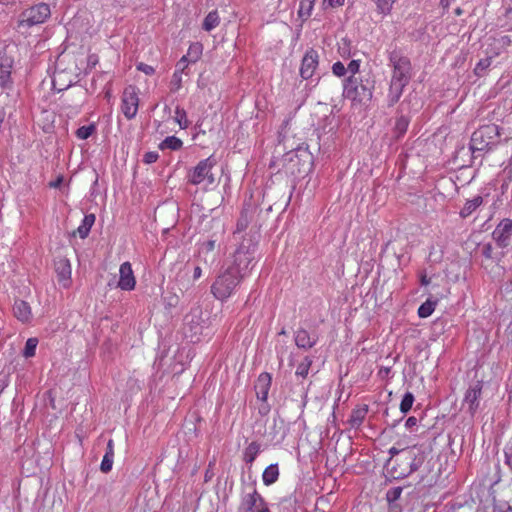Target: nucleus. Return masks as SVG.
Instances as JSON below:
<instances>
[{
	"label": "nucleus",
	"instance_id": "1",
	"mask_svg": "<svg viewBox=\"0 0 512 512\" xmlns=\"http://www.w3.org/2000/svg\"><path fill=\"white\" fill-rule=\"evenodd\" d=\"M375 81L370 77L348 78L344 87V96L354 104L366 105L372 100Z\"/></svg>",
	"mask_w": 512,
	"mask_h": 512
},
{
	"label": "nucleus",
	"instance_id": "2",
	"mask_svg": "<svg viewBox=\"0 0 512 512\" xmlns=\"http://www.w3.org/2000/svg\"><path fill=\"white\" fill-rule=\"evenodd\" d=\"M500 131L495 124L481 126L474 131L470 139L469 150L474 155L477 152L492 149L499 141Z\"/></svg>",
	"mask_w": 512,
	"mask_h": 512
},
{
	"label": "nucleus",
	"instance_id": "3",
	"mask_svg": "<svg viewBox=\"0 0 512 512\" xmlns=\"http://www.w3.org/2000/svg\"><path fill=\"white\" fill-rule=\"evenodd\" d=\"M255 246L242 242L233 254L231 264L226 268L244 279L250 272L255 257Z\"/></svg>",
	"mask_w": 512,
	"mask_h": 512
},
{
	"label": "nucleus",
	"instance_id": "4",
	"mask_svg": "<svg viewBox=\"0 0 512 512\" xmlns=\"http://www.w3.org/2000/svg\"><path fill=\"white\" fill-rule=\"evenodd\" d=\"M242 278L232 273V270L226 269L214 281L211 286V292L218 300H227L240 284Z\"/></svg>",
	"mask_w": 512,
	"mask_h": 512
},
{
	"label": "nucleus",
	"instance_id": "5",
	"mask_svg": "<svg viewBox=\"0 0 512 512\" xmlns=\"http://www.w3.org/2000/svg\"><path fill=\"white\" fill-rule=\"evenodd\" d=\"M16 47L13 44L0 46V87L11 89L13 86L12 71Z\"/></svg>",
	"mask_w": 512,
	"mask_h": 512
},
{
	"label": "nucleus",
	"instance_id": "6",
	"mask_svg": "<svg viewBox=\"0 0 512 512\" xmlns=\"http://www.w3.org/2000/svg\"><path fill=\"white\" fill-rule=\"evenodd\" d=\"M216 165L214 157L210 156L201 160L192 170L188 173V182L193 185H204L208 187L213 185L215 177L212 173V168Z\"/></svg>",
	"mask_w": 512,
	"mask_h": 512
},
{
	"label": "nucleus",
	"instance_id": "7",
	"mask_svg": "<svg viewBox=\"0 0 512 512\" xmlns=\"http://www.w3.org/2000/svg\"><path fill=\"white\" fill-rule=\"evenodd\" d=\"M389 64L393 68L391 80L408 84L411 78V63L398 51L390 52Z\"/></svg>",
	"mask_w": 512,
	"mask_h": 512
},
{
	"label": "nucleus",
	"instance_id": "8",
	"mask_svg": "<svg viewBox=\"0 0 512 512\" xmlns=\"http://www.w3.org/2000/svg\"><path fill=\"white\" fill-rule=\"evenodd\" d=\"M50 13L49 5L40 3L23 12L20 24L27 27L41 24L50 16Z\"/></svg>",
	"mask_w": 512,
	"mask_h": 512
},
{
	"label": "nucleus",
	"instance_id": "9",
	"mask_svg": "<svg viewBox=\"0 0 512 512\" xmlns=\"http://www.w3.org/2000/svg\"><path fill=\"white\" fill-rule=\"evenodd\" d=\"M492 238L499 248L510 246L512 243V219H502L492 232Z\"/></svg>",
	"mask_w": 512,
	"mask_h": 512
},
{
	"label": "nucleus",
	"instance_id": "10",
	"mask_svg": "<svg viewBox=\"0 0 512 512\" xmlns=\"http://www.w3.org/2000/svg\"><path fill=\"white\" fill-rule=\"evenodd\" d=\"M139 98L136 88L129 86L125 88L122 96V112L127 119H132L138 111Z\"/></svg>",
	"mask_w": 512,
	"mask_h": 512
},
{
	"label": "nucleus",
	"instance_id": "11",
	"mask_svg": "<svg viewBox=\"0 0 512 512\" xmlns=\"http://www.w3.org/2000/svg\"><path fill=\"white\" fill-rule=\"evenodd\" d=\"M401 457L408 462L409 472L416 471L425 461V451L421 446H411L403 448Z\"/></svg>",
	"mask_w": 512,
	"mask_h": 512
},
{
	"label": "nucleus",
	"instance_id": "12",
	"mask_svg": "<svg viewBox=\"0 0 512 512\" xmlns=\"http://www.w3.org/2000/svg\"><path fill=\"white\" fill-rule=\"evenodd\" d=\"M241 512H270L267 506L265 505L262 497L257 493L256 490H253L251 493H248L244 496L241 506Z\"/></svg>",
	"mask_w": 512,
	"mask_h": 512
},
{
	"label": "nucleus",
	"instance_id": "13",
	"mask_svg": "<svg viewBox=\"0 0 512 512\" xmlns=\"http://www.w3.org/2000/svg\"><path fill=\"white\" fill-rule=\"evenodd\" d=\"M60 65L61 62L59 61L52 76V87L58 92L69 88L74 81L73 73L66 69H60Z\"/></svg>",
	"mask_w": 512,
	"mask_h": 512
},
{
	"label": "nucleus",
	"instance_id": "14",
	"mask_svg": "<svg viewBox=\"0 0 512 512\" xmlns=\"http://www.w3.org/2000/svg\"><path fill=\"white\" fill-rule=\"evenodd\" d=\"M482 393V383L477 381L473 385H470L466 391L463 406L467 407V410L472 415L478 410L480 405V396Z\"/></svg>",
	"mask_w": 512,
	"mask_h": 512
},
{
	"label": "nucleus",
	"instance_id": "15",
	"mask_svg": "<svg viewBox=\"0 0 512 512\" xmlns=\"http://www.w3.org/2000/svg\"><path fill=\"white\" fill-rule=\"evenodd\" d=\"M318 59V53L313 49L305 53L300 68V75L303 79H309L314 75L318 66Z\"/></svg>",
	"mask_w": 512,
	"mask_h": 512
},
{
	"label": "nucleus",
	"instance_id": "16",
	"mask_svg": "<svg viewBox=\"0 0 512 512\" xmlns=\"http://www.w3.org/2000/svg\"><path fill=\"white\" fill-rule=\"evenodd\" d=\"M119 274L120 278L118 287L126 291L133 290L136 284V280L132 271L131 264L129 262H124L121 264Z\"/></svg>",
	"mask_w": 512,
	"mask_h": 512
},
{
	"label": "nucleus",
	"instance_id": "17",
	"mask_svg": "<svg viewBox=\"0 0 512 512\" xmlns=\"http://www.w3.org/2000/svg\"><path fill=\"white\" fill-rule=\"evenodd\" d=\"M272 378L269 373H261L255 383V391L257 398L261 401H266L270 390Z\"/></svg>",
	"mask_w": 512,
	"mask_h": 512
},
{
	"label": "nucleus",
	"instance_id": "18",
	"mask_svg": "<svg viewBox=\"0 0 512 512\" xmlns=\"http://www.w3.org/2000/svg\"><path fill=\"white\" fill-rule=\"evenodd\" d=\"M55 271L58 276L59 282L63 283V286H67L71 277V264L68 259L60 258L55 263Z\"/></svg>",
	"mask_w": 512,
	"mask_h": 512
},
{
	"label": "nucleus",
	"instance_id": "19",
	"mask_svg": "<svg viewBox=\"0 0 512 512\" xmlns=\"http://www.w3.org/2000/svg\"><path fill=\"white\" fill-rule=\"evenodd\" d=\"M14 316L23 323H28L32 319L30 305L23 300H16L13 306Z\"/></svg>",
	"mask_w": 512,
	"mask_h": 512
},
{
	"label": "nucleus",
	"instance_id": "20",
	"mask_svg": "<svg viewBox=\"0 0 512 512\" xmlns=\"http://www.w3.org/2000/svg\"><path fill=\"white\" fill-rule=\"evenodd\" d=\"M406 85L407 84L402 83V82H398V81H394V80L390 81L388 94H387V101H388L389 106H393L394 104H396L399 101Z\"/></svg>",
	"mask_w": 512,
	"mask_h": 512
},
{
	"label": "nucleus",
	"instance_id": "21",
	"mask_svg": "<svg viewBox=\"0 0 512 512\" xmlns=\"http://www.w3.org/2000/svg\"><path fill=\"white\" fill-rule=\"evenodd\" d=\"M295 343L299 348L310 349L316 344V339L308 331L299 329L295 333Z\"/></svg>",
	"mask_w": 512,
	"mask_h": 512
},
{
	"label": "nucleus",
	"instance_id": "22",
	"mask_svg": "<svg viewBox=\"0 0 512 512\" xmlns=\"http://www.w3.org/2000/svg\"><path fill=\"white\" fill-rule=\"evenodd\" d=\"M482 203L483 198L480 195L475 196L471 200H467L464 207L460 210V216L462 218L469 217Z\"/></svg>",
	"mask_w": 512,
	"mask_h": 512
},
{
	"label": "nucleus",
	"instance_id": "23",
	"mask_svg": "<svg viewBox=\"0 0 512 512\" xmlns=\"http://www.w3.org/2000/svg\"><path fill=\"white\" fill-rule=\"evenodd\" d=\"M94 223H95V215L94 214H87L84 216L82 223L80 224V226L77 228V231H76V233L79 235V237L81 239H85L88 236Z\"/></svg>",
	"mask_w": 512,
	"mask_h": 512
},
{
	"label": "nucleus",
	"instance_id": "24",
	"mask_svg": "<svg viewBox=\"0 0 512 512\" xmlns=\"http://www.w3.org/2000/svg\"><path fill=\"white\" fill-rule=\"evenodd\" d=\"M278 476L279 470L277 464H271L264 470L262 480L265 485L269 486L277 481Z\"/></svg>",
	"mask_w": 512,
	"mask_h": 512
},
{
	"label": "nucleus",
	"instance_id": "25",
	"mask_svg": "<svg viewBox=\"0 0 512 512\" xmlns=\"http://www.w3.org/2000/svg\"><path fill=\"white\" fill-rule=\"evenodd\" d=\"M315 0H300L298 16L302 20H307L311 15L314 8Z\"/></svg>",
	"mask_w": 512,
	"mask_h": 512
},
{
	"label": "nucleus",
	"instance_id": "26",
	"mask_svg": "<svg viewBox=\"0 0 512 512\" xmlns=\"http://www.w3.org/2000/svg\"><path fill=\"white\" fill-rule=\"evenodd\" d=\"M220 23V17L217 13V11H211L207 14V16L204 18L202 28L210 32L213 29H215Z\"/></svg>",
	"mask_w": 512,
	"mask_h": 512
},
{
	"label": "nucleus",
	"instance_id": "27",
	"mask_svg": "<svg viewBox=\"0 0 512 512\" xmlns=\"http://www.w3.org/2000/svg\"><path fill=\"white\" fill-rule=\"evenodd\" d=\"M202 53L203 45L200 42H194L189 46L185 56H188L190 63H196L201 58Z\"/></svg>",
	"mask_w": 512,
	"mask_h": 512
},
{
	"label": "nucleus",
	"instance_id": "28",
	"mask_svg": "<svg viewBox=\"0 0 512 512\" xmlns=\"http://www.w3.org/2000/svg\"><path fill=\"white\" fill-rule=\"evenodd\" d=\"M261 450V446L257 442H251L244 451V460L247 463H252Z\"/></svg>",
	"mask_w": 512,
	"mask_h": 512
},
{
	"label": "nucleus",
	"instance_id": "29",
	"mask_svg": "<svg viewBox=\"0 0 512 512\" xmlns=\"http://www.w3.org/2000/svg\"><path fill=\"white\" fill-rule=\"evenodd\" d=\"M484 512H512V507L506 502H496L495 498L492 503L483 508Z\"/></svg>",
	"mask_w": 512,
	"mask_h": 512
},
{
	"label": "nucleus",
	"instance_id": "30",
	"mask_svg": "<svg viewBox=\"0 0 512 512\" xmlns=\"http://www.w3.org/2000/svg\"><path fill=\"white\" fill-rule=\"evenodd\" d=\"M375 5L377 12L381 15H389L392 11L393 5L397 0H372Z\"/></svg>",
	"mask_w": 512,
	"mask_h": 512
},
{
	"label": "nucleus",
	"instance_id": "31",
	"mask_svg": "<svg viewBox=\"0 0 512 512\" xmlns=\"http://www.w3.org/2000/svg\"><path fill=\"white\" fill-rule=\"evenodd\" d=\"M368 412L367 406L356 409L352 412L350 422L353 427L361 425Z\"/></svg>",
	"mask_w": 512,
	"mask_h": 512
},
{
	"label": "nucleus",
	"instance_id": "32",
	"mask_svg": "<svg viewBox=\"0 0 512 512\" xmlns=\"http://www.w3.org/2000/svg\"><path fill=\"white\" fill-rule=\"evenodd\" d=\"M174 120L178 123L181 129H186L189 126L186 111L179 106H177L175 109Z\"/></svg>",
	"mask_w": 512,
	"mask_h": 512
},
{
	"label": "nucleus",
	"instance_id": "33",
	"mask_svg": "<svg viewBox=\"0 0 512 512\" xmlns=\"http://www.w3.org/2000/svg\"><path fill=\"white\" fill-rule=\"evenodd\" d=\"M37 345H38L37 338L31 337V338L27 339V341L25 343L24 350H23V356L25 358H31V357L35 356Z\"/></svg>",
	"mask_w": 512,
	"mask_h": 512
},
{
	"label": "nucleus",
	"instance_id": "34",
	"mask_svg": "<svg viewBox=\"0 0 512 512\" xmlns=\"http://www.w3.org/2000/svg\"><path fill=\"white\" fill-rule=\"evenodd\" d=\"M434 310L435 302L427 300L418 308V315L420 318H427L433 313Z\"/></svg>",
	"mask_w": 512,
	"mask_h": 512
},
{
	"label": "nucleus",
	"instance_id": "35",
	"mask_svg": "<svg viewBox=\"0 0 512 512\" xmlns=\"http://www.w3.org/2000/svg\"><path fill=\"white\" fill-rule=\"evenodd\" d=\"M182 141L175 137V136H169L167 137L162 143L161 148H169L171 150H178L182 147Z\"/></svg>",
	"mask_w": 512,
	"mask_h": 512
},
{
	"label": "nucleus",
	"instance_id": "36",
	"mask_svg": "<svg viewBox=\"0 0 512 512\" xmlns=\"http://www.w3.org/2000/svg\"><path fill=\"white\" fill-rule=\"evenodd\" d=\"M414 400V395L411 392H406L400 403V411L404 414L409 412L412 408Z\"/></svg>",
	"mask_w": 512,
	"mask_h": 512
},
{
	"label": "nucleus",
	"instance_id": "37",
	"mask_svg": "<svg viewBox=\"0 0 512 512\" xmlns=\"http://www.w3.org/2000/svg\"><path fill=\"white\" fill-rule=\"evenodd\" d=\"M311 364L312 361L308 357L304 358L297 366L296 375L305 378L308 375Z\"/></svg>",
	"mask_w": 512,
	"mask_h": 512
},
{
	"label": "nucleus",
	"instance_id": "38",
	"mask_svg": "<svg viewBox=\"0 0 512 512\" xmlns=\"http://www.w3.org/2000/svg\"><path fill=\"white\" fill-rule=\"evenodd\" d=\"M492 58L486 57L484 59L479 60V62L475 66V74L477 76H483L487 68L491 65Z\"/></svg>",
	"mask_w": 512,
	"mask_h": 512
},
{
	"label": "nucleus",
	"instance_id": "39",
	"mask_svg": "<svg viewBox=\"0 0 512 512\" xmlns=\"http://www.w3.org/2000/svg\"><path fill=\"white\" fill-rule=\"evenodd\" d=\"M182 87V74L179 71H175L170 81L171 92H177Z\"/></svg>",
	"mask_w": 512,
	"mask_h": 512
},
{
	"label": "nucleus",
	"instance_id": "40",
	"mask_svg": "<svg viewBox=\"0 0 512 512\" xmlns=\"http://www.w3.org/2000/svg\"><path fill=\"white\" fill-rule=\"evenodd\" d=\"M409 125V121L406 117L401 116L396 120L395 123V131L397 132L398 136L403 135Z\"/></svg>",
	"mask_w": 512,
	"mask_h": 512
},
{
	"label": "nucleus",
	"instance_id": "41",
	"mask_svg": "<svg viewBox=\"0 0 512 512\" xmlns=\"http://www.w3.org/2000/svg\"><path fill=\"white\" fill-rule=\"evenodd\" d=\"M94 130H95V127L93 125L82 126L77 129L76 135L79 139L85 140L92 135Z\"/></svg>",
	"mask_w": 512,
	"mask_h": 512
},
{
	"label": "nucleus",
	"instance_id": "42",
	"mask_svg": "<svg viewBox=\"0 0 512 512\" xmlns=\"http://www.w3.org/2000/svg\"><path fill=\"white\" fill-rule=\"evenodd\" d=\"M113 461H114V456L104 454L101 465H100V470L103 473L110 472L112 469V466H113Z\"/></svg>",
	"mask_w": 512,
	"mask_h": 512
},
{
	"label": "nucleus",
	"instance_id": "43",
	"mask_svg": "<svg viewBox=\"0 0 512 512\" xmlns=\"http://www.w3.org/2000/svg\"><path fill=\"white\" fill-rule=\"evenodd\" d=\"M345 0H322L321 7L323 10L333 9L343 6Z\"/></svg>",
	"mask_w": 512,
	"mask_h": 512
},
{
	"label": "nucleus",
	"instance_id": "44",
	"mask_svg": "<svg viewBox=\"0 0 512 512\" xmlns=\"http://www.w3.org/2000/svg\"><path fill=\"white\" fill-rule=\"evenodd\" d=\"M216 241L215 240H207L201 244L200 253H210L215 250Z\"/></svg>",
	"mask_w": 512,
	"mask_h": 512
},
{
	"label": "nucleus",
	"instance_id": "45",
	"mask_svg": "<svg viewBox=\"0 0 512 512\" xmlns=\"http://www.w3.org/2000/svg\"><path fill=\"white\" fill-rule=\"evenodd\" d=\"M493 246L491 243H484L481 245V255L486 259L493 258Z\"/></svg>",
	"mask_w": 512,
	"mask_h": 512
},
{
	"label": "nucleus",
	"instance_id": "46",
	"mask_svg": "<svg viewBox=\"0 0 512 512\" xmlns=\"http://www.w3.org/2000/svg\"><path fill=\"white\" fill-rule=\"evenodd\" d=\"M332 71H333V73H334L336 76L341 77V76H344V75H345V73H346V68H345V66H344L340 61H338V62H336V63H334V64H333V66H332Z\"/></svg>",
	"mask_w": 512,
	"mask_h": 512
},
{
	"label": "nucleus",
	"instance_id": "47",
	"mask_svg": "<svg viewBox=\"0 0 512 512\" xmlns=\"http://www.w3.org/2000/svg\"><path fill=\"white\" fill-rule=\"evenodd\" d=\"M188 56H182V58L178 61L176 64V70L179 71L181 74L184 73L185 69L188 67L189 64Z\"/></svg>",
	"mask_w": 512,
	"mask_h": 512
},
{
	"label": "nucleus",
	"instance_id": "48",
	"mask_svg": "<svg viewBox=\"0 0 512 512\" xmlns=\"http://www.w3.org/2000/svg\"><path fill=\"white\" fill-rule=\"evenodd\" d=\"M158 157H159V155L157 152H154V151L146 152L143 156V161L146 164H152L157 161Z\"/></svg>",
	"mask_w": 512,
	"mask_h": 512
},
{
	"label": "nucleus",
	"instance_id": "49",
	"mask_svg": "<svg viewBox=\"0 0 512 512\" xmlns=\"http://www.w3.org/2000/svg\"><path fill=\"white\" fill-rule=\"evenodd\" d=\"M505 462L512 469V441L505 448Z\"/></svg>",
	"mask_w": 512,
	"mask_h": 512
},
{
	"label": "nucleus",
	"instance_id": "50",
	"mask_svg": "<svg viewBox=\"0 0 512 512\" xmlns=\"http://www.w3.org/2000/svg\"><path fill=\"white\" fill-rule=\"evenodd\" d=\"M360 63L358 60H352L348 64L346 71L350 72L354 76L359 71Z\"/></svg>",
	"mask_w": 512,
	"mask_h": 512
},
{
	"label": "nucleus",
	"instance_id": "51",
	"mask_svg": "<svg viewBox=\"0 0 512 512\" xmlns=\"http://www.w3.org/2000/svg\"><path fill=\"white\" fill-rule=\"evenodd\" d=\"M137 69L139 71H142L143 73H145L146 75H151L154 73V68L148 64H145V63H139L137 65Z\"/></svg>",
	"mask_w": 512,
	"mask_h": 512
},
{
	"label": "nucleus",
	"instance_id": "52",
	"mask_svg": "<svg viewBox=\"0 0 512 512\" xmlns=\"http://www.w3.org/2000/svg\"><path fill=\"white\" fill-rule=\"evenodd\" d=\"M401 492H402V488L401 487L393 488L387 494L388 499L389 500H396V499H398L400 497V495H401Z\"/></svg>",
	"mask_w": 512,
	"mask_h": 512
},
{
	"label": "nucleus",
	"instance_id": "53",
	"mask_svg": "<svg viewBox=\"0 0 512 512\" xmlns=\"http://www.w3.org/2000/svg\"><path fill=\"white\" fill-rule=\"evenodd\" d=\"M64 181V177L62 175H59L54 181L49 183V186L51 188H59Z\"/></svg>",
	"mask_w": 512,
	"mask_h": 512
},
{
	"label": "nucleus",
	"instance_id": "54",
	"mask_svg": "<svg viewBox=\"0 0 512 512\" xmlns=\"http://www.w3.org/2000/svg\"><path fill=\"white\" fill-rule=\"evenodd\" d=\"M417 425V419L416 417H409L406 422H405V426L408 428V429H411L413 428L414 426Z\"/></svg>",
	"mask_w": 512,
	"mask_h": 512
},
{
	"label": "nucleus",
	"instance_id": "55",
	"mask_svg": "<svg viewBox=\"0 0 512 512\" xmlns=\"http://www.w3.org/2000/svg\"><path fill=\"white\" fill-rule=\"evenodd\" d=\"M105 454L114 456V442L110 439L107 443V448Z\"/></svg>",
	"mask_w": 512,
	"mask_h": 512
},
{
	"label": "nucleus",
	"instance_id": "56",
	"mask_svg": "<svg viewBox=\"0 0 512 512\" xmlns=\"http://www.w3.org/2000/svg\"><path fill=\"white\" fill-rule=\"evenodd\" d=\"M467 54H461V56L456 60L455 66H461L466 61Z\"/></svg>",
	"mask_w": 512,
	"mask_h": 512
},
{
	"label": "nucleus",
	"instance_id": "57",
	"mask_svg": "<svg viewBox=\"0 0 512 512\" xmlns=\"http://www.w3.org/2000/svg\"><path fill=\"white\" fill-rule=\"evenodd\" d=\"M403 448H397V447H392L390 450H389V453L392 455V456H395V455H401V451H402Z\"/></svg>",
	"mask_w": 512,
	"mask_h": 512
},
{
	"label": "nucleus",
	"instance_id": "58",
	"mask_svg": "<svg viewBox=\"0 0 512 512\" xmlns=\"http://www.w3.org/2000/svg\"><path fill=\"white\" fill-rule=\"evenodd\" d=\"M201 274H202L201 268L200 267H195L194 268V272H193V277L195 279H197V278H199L201 276Z\"/></svg>",
	"mask_w": 512,
	"mask_h": 512
},
{
	"label": "nucleus",
	"instance_id": "59",
	"mask_svg": "<svg viewBox=\"0 0 512 512\" xmlns=\"http://www.w3.org/2000/svg\"><path fill=\"white\" fill-rule=\"evenodd\" d=\"M455 13H456L457 15H460V14L462 13V10H461L460 8H456V9H455Z\"/></svg>",
	"mask_w": 512,
	"mask_h": 512
},
{
	"label": "nucleus",
	"instance_id": "60",
	"mask_svg": "<svg viewBox=\"0 0 512 512\" xmlns=\"http://www.w3.org/2000/svg\"><path fill=\"white\" fill-rule=\"evenodd\" d=\"M472 180V177H470L469 179H467L464 183H462L461 185L464 186L465 184H468L470 183V181Z\"/></svg>",
	"mask_w": 512,
	"mask_h": 512
},
{
	"label": "nucleus",
	"instance_id": "61",
	"mask_svg": "<svg viewBox=\"0 0 512 512\" xmlns=\"http://www.w3.org/2000/svg\"><path fill=\"white\" fill-rule=\"evenodd\" d=\"M466 171H469V168H462L461 169V174H464V172H466Z\"/></svg>",
	"mask_w": 512,
	"mask_h": 512
},
{
	"label": "nucleus",
	"instance_id": "62",
	"mask_svg": "<svg viewBox=\"0 0 512 512\" xmlns=\"http://www.w3.org/2000/svg\"><path fill=\"white\" fill-rule=\"evenodd\" d=\"M453 182H454V184H455V186H456V189H458V188H459V186H458L457 180H453Z\"/></svg>",
	"mask_w": 512,
	"mask_h": 512
},
{
	"label": "nucleus",
	"instance_id": "63",
	"mask_svg": "<svg viewBox=\"0 0 512 512\" xmlns=\"http://www.w3.org/2000/svg\"><path fill=\"white\" fill-rule=\"evenodd\" d=\"M457 181H462V178H459V176L456 177Z\"/></svg>",
	"mask_w": 512,
	"mask_h": 512
},
{
	"label": "nucleus",
	"instance_id": "64",
	"mask_svg": "<svg viewBox=\"0 0 512 512\" xmlns=\"http://www.w3.org/2000/svg\"><path fill=\"white\" fill-rule=\"evenodd\" d=\"M446 0H441V2L444 4Z\"/></svg>",
	"mask_w": 512,
	"mask_h": 512
}]
</instances>
